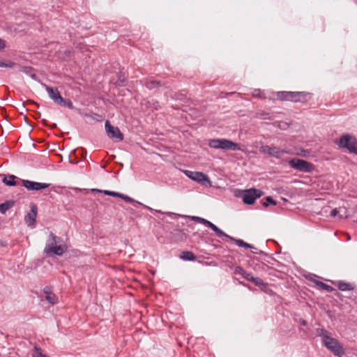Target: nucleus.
I'll use <instances>...</instances> for the list:
<instances>
[{
    "mask_svg": "<svg viewBox=\"0 0 357 357\" xmlns=\"http://www.w3.org/2000/svg\"><path fill=\"white\" fill-rule=\"evenodd\" d=\"M167 216L171 218V219L176 220L178 218H182L185 219H190L195 222L200 223L204 225L207 228L211 229L215 235L218 237L220 238H225L228 239L229 241L234 243L237 246L240 248H254V247L252 245V244H250L245 241H244L243 239L241 238H236L233 236H229V234H226L224 231H222L221 229H220L217 225L213 224L212 222L209 221L207 219H205L204 218L199 217V216H195V215H181L178 213H176L174 212H166L165 213Z\"/></svg>",
    "mask_w": 357,
    "mask_h": 357,
    "instance_id": "1",
    "label": "nucleus"
},
{
    "mask_svg": "<svg viewBox=\"0 0 357 357\" xmlns=\"http://www.w3.org/2000/svg\"><path fill=\"white\" fill-rule=\"evenodd\" d=\"M0 177H2V183L8 187H15L17 185V180H19L22 186L27 190L31 192L42 191L48 188L51 183H41L28 179L20 178L14 174H0Z\"/></svg>",
    "mask_w": 357,
    "mask_h": 357,
    "instance_id": "2",
    "label": "nucleus"
},
{
    "mask_svg": "<svg viewBox=\"0 0 357 357\" xmlns=\"http://www.w3.org/2000/svg\"><path fill=\"white\" fill-rule=\"evenodd\" d=\"M57 238L58 237L52 232L50 234L44 249V253L47 257H62L66 252V245L64 244L57 245Z\"/></svg>",
    "mask_w": 357,
    "mask_h": 357,
    "instance_id": "3",
    "label": "nucleus"
},
{
    "mask_svg": "<svg viewBox=\"0 0 357 357\" xmlns=\"http://www.w3.org/2000/svg\"><path fill=\"white\" fill-rule=\"evenodd\" d=\"M264 195V192L260 189L251 188L245 190L236 189L234 192L236 197L241 198L242 202L245 205H252L256 200Z\"/></svg>",
    "mask_w": 357,
    "mask_h": 357,
    "instance_id": "4",
    "label": "nucleus"
},
{
    "mask_svg": "<svg viewBox=\"0 0 357 357\" xmlns=\"http://www.w3.org/2000/svg\"><path fill=\"white\" fill-rule=\"evenodd\" d=\"M340 149H345L349 153L357 155V139L350 133H344L335 142Z\"/></svg>",
    "mask_w": 357,
    "mask_h": 357,
    "instance_id": "5",
    "label": "nucleus"
},
{
    "mask_svg": "<svg viewBox=\"0 0 357 357\" xmlns=\"http://www.w3.org/2000/svg\"><path fill=\"white\" fill-rule=\"evenodd\" d=\"M209 147L215 149L241 151V146L239 144L226 138H214L208 141Z\"/></svg>",
    "mask_w": 357,
    "mask_h": 357,
    "instance_id": "6",
    "label": "nucleus"
},
{
    "mask_svg": "<svg viewBox=\"0 0 357 357\" xmlns=\"http://www.w3.org/2000/svg\"><path fill=\"white\" fill-rule=\"evenodd\" d=\"M287 163L291 169L303 173H312L315 169L314 164L298 158H291Z\"/></svg>",
    "mask_w": 357,
    "mask_h": 357,
    "instance_id": "7",
    "label": "nucleus"
},
{
    "mask_svg": "<svg viewBox=\"0 0 357 357\" xmlns=\"http://www.w3.org/2000/svg\"><path fill=\"white\" fill-rule=\"evenodd\" d=\"M329 351H331L335 356L342 357L345 354L344 349L342 344L336 338L331 336L322 343Z\"/></svg>",
    "mask_w": 357,
    "mask_h": 357,
    "instance_id": "8",
    "label": "nucleus"
},
{
    "mask_svg": "<svg viewBox=\"0 0 357 357\" xmlns=\"http://www.w3.org/2000/svg\"><path fill=\"white\" fill-rule=\"evenodd\" d=\"M259 151L261 153L267 154L268 156L277 159L281 158L284 154H291L290 151L273 145H262L259 148Z\"/></svg>",
    "mask_w": 357,
    "mask_h": 357,
    "instance_id": "9",
    "label": "nucleus"
},
{
    "mask_svg": "<svg viewBox=\"0 0 357 357\" xmlns=\"http://www.w3.org/2000/svg\"><path fill=\"white\" fill-rule=\"evenodd\" d=\"M181 172L185 176L189 178L193 181L197 182L202 185L211 184L210 178L207 174L202 172H192L188 169H183Z\"/></svg>",
    "mask_w": 357,
    "mask_h": 357,
    "instance_id": "10",
    "label": "nucleus"
},
{
    "mask_svg": "<svg viewBox=\"0 0 357 357\" xmlns=\"http://www.w3.org/2000/svg\"><path fill=\"white\" fill-rule=\"evenodd\" d=\"M105 129L109 138L115 142H121L123 139V134L121 132L117 126L111 124L109 120H106L105 123Z\"/></svg>",
    "mask_w": 357,
    "mask_h": 357,
    "instance_id": "11",
    "label": "nucleus"
},
{
    "mask_svg": "<svg viewBox=\"0 0 357 357\" xmlns=\"http://www.w3.org/2000/svg\"><path fill=\"white\" fill-rule=\"evenodd\" d=\"M297 91H280L276 93L277 99L280 101H293L295 102H304L301 99H296L297 98Z\"/></svg>",
    "mask_w": 357,
    "mask_h": 357,
    "instance_id": "12",
    "label": "nucleus"
},
{
    "mask_svg": "<svg viewBox=\"0 0 357 357\" xmlns=\"http://www.w3.org/2000/svg\"><path fill=\"white\" fill-rule=\"evenodd\" d=\"M116 80L112 84L116 88L126 86L128 83V73L124 70V68H119L116 73Z\"/></svg>",
    "mask_w": 357,
    "mask_h": 357,
    "instance_id": "13",
    "label": "nucleus"
},
{
    "mask_svg": "<svg viewBox=\"0 0 357 357\" xmlns=\"http://www.w3.org/2000/svg\"><path fill=\"white\" fill-rule=\"evenodd\" d=\"M304 277L307 280H308L312 282L313 283H314L321 289L326 291L328 293H331V292H333L335 290V289L332 286H331V285H329V284H328L326 283H324L323 282H321V281L317 280L316 278L317 276L315 274H314V273H309L307 275H304Z\"/></svg>",
    "mask_w": 357,
    "mask_h": 357,
    "instance_id": "14",
    "label": "nucleus"
},
{
    "mask_svg": "<svg viewBox=\"0 0 357 357\" xmlns=\"http://www.w3.org/2000/svg\"><path fill=\"white\" fill-rule=\"evenodd\" d=\"M30 208V211L25 215L24 220L29 227H34L36 222L38 207L35 204H32Z\"/></svg>",
    "mask_w": 357,
    "mask_h": 357,
    "instance_id": "15",
    "label": "nucleus"
},
{
    "mask_svg": "<svg viewBox=\"0 0 357 357\" xmlns=\"http://www.w3.org/2000/svg\"><path fill=\"white\" fill-rule=\"evenodd\" d=\"M42 86L45 89L50 99L57 104L61 98V95L56 87H52L45 83H41Z\"/></svg>",
    "mask_w": 357,
    "mask_h": 357,
    "instance_id": "16",
    "label": "nucleus"
},
{
    "mask_svg": "<svg viewBox=\"0 0 357 357\" xmlns=\"http://www.w3.org/2000/svg\"><path fill=\"white\" fill-rule=\"evenodd\" d=\"M142 82L143 83V85L150 91L155 89H159L160 87L164 86L165 85L162 82L154 79L153 78H146L143 79Z\"/></svg>",
    "mask_w": 357,
    "mask_h": 357,
    "instance_id": "17",
    "label": "nucleus"
},
{
    "mask_svg": "<svg viewBox=\"0 0 357 357\" xmlns=\"http://www.w3.org/2000/svg\"><path fill=\"white\" fill-rule=\"evenodd\" d=\"M333 284L336 285L337 289L342 291H352L356 287L355 284L344 280H337L333 282Z\"/></svg>",
    "mask_w": 357,
    "mask_h": 357,
    "instance_id": "18",
    "label": "nucleus"
},
{
    "mask_svg": "<svg viewBox=\"0 0 357 357\" xmlns=\"http://www.w3.org/2000/svg\"><path fill=\"white\" fill-rule=\"evenodd\" d=\"M187 235L183 230L174 229L171 231V238L174 241L183 242L187 239Z\"/></svg>",
    "mask_w": 357,
    "mask_h": 357,
    "instance_id": "19",
    "label": "nucleus"
},
{
    "mask_svg": "<svg viewBox=\"0 0 357 357\" xmlns=\"http://www.w3.org/2000/svg\"><path fill=\"white\" fill-rule=\"evenodd\" d=\"M43 293L45 295V300L50 304H55L56 302V296L52 293L51 287L46 286L43 288Z\"/></svg>",
    "mask_w": 357,
    "mask_h": 357,
    "instance_id": "20",
    "label": "nucleus"
},
{
    "mask_svg": "<svg viewBox=\"0 0 357 357\" xmlns=\"http://www.w3.org/2000/svg\"><path fill=\"white\" fill-rule=\"evenodd\" d=\"M234 274L235 275H240L242 278L245 279L248 281L250 282L251 278L252 277V275L248 272H247L245 270H244L241 266H235Z\"/></svg>",
    "mask_w": 357,
    "mask_h": 357,
    "instance_id": "21",
    "label": "nucleus"
},
{
    "mask_svg": "<svg viewBox=\"0 0 357 357\" xmlns=\"http://www.w3.org/2000/svg\"><path fill=\"white\" fill-rule=\"evenodd\" d=\"M180 259L185 261H195L197 256L192 251L185 250L181 252Z\"/></svg>",
    "mask_w": 357,
    "mask_h": 357,
    "instance_id": "22",
    "label": "nucleus"
},
{
    "mask_svg": "<svg viewBox=\"0 0 357 357\" xmlns=\"http://www.w3.org/2000/svg\"><path fill=\"white\" fill-rule=\"evenodd\" d=\"M15 204V201L10 199L0 204V213L5 214Z\"/></svg>",
    "mask_w": 357,
    "mask_h": 357,
    "instance_id": "23",
    "label": "nucleus"
},
{
    "mask_svg": "<svg viewBox=\"0 0 357 357\" xmlns=\"http://www.w3.org/2000/svg\"><path fill=\"white\" fill-rule=\"evenodd\" d=\"M72 154L82 160L86 157L87 151L83 148H77L72 151Z\"/></svg>",
    "mask_w": 357,
    "mask_h": 357,
    "instance_id": "24",
    "label": "nucleus"
},
{
    "mask_svg": "<svg viewBox=\"0 0 357 357\" xmlns=\"http://www.w3.org/2000/svg\"><path fill=\"white\" fill-rule=\"evenodd\" d=\"M317 334L319 337H321V344L331 337L330 333L324 328H319L316 330Z\"/></svg>",
    "mask_w": 357,
    "mask_h": 357,
    "instance_id": "25",
    "label": "nucleus"
},
{
    "mask_svg": "<svg viewBox=\"0 0 357 357\" xmlns=\"http://www.w3.org/2000/svg\"><path fill=\"white\" fill-rule=\"evenodd\" d=\"M57 105L63 106V107H67L70 109H74L73 103L71 101V100L69 98H64L62 96H61V99L59 100V102L57 103Z\"/></svg>",
    "mask_w": 357,
    "mask_h": 357,
    "instance_id": "26",
    "label": "nucleus"
},
{
    "mask_svg": "<svg viewBox=\"0 0 357 357\" xmlns=\"http://www.w3.org/2000/svg\"><path fill=\"white\" fill-rule=\"evenodd\" d=\"M131 203L132 204V205L135 207L142 206L144 208L147 209V210H149L151 212H155V213H163L161 211H160V210H155V209L152 208L151 207H150L149 206H146V205L144 204L143 203H142V202H140L139 201H137L135 199H134V202H132Z\"/></svg>",
    "mask_w": 357,
    "mask_h": 357,
    "instance_id": "27",
    "label": "nucleus"
},
{
    "mask_svg": "<svg viewBox=\"0 0 357 357\" xmlns=\"http://www.w3.org/2000/svg\"><path fill=\"white\" fill-rule=\"evenodd\" d=\"M17 69L28 76H30L33 71H35V69L29 66L17 65Z\"/></svg>",
    "mask_w": 357,
    "mask_h": 357,
    "instance_id": "28",
    "label": "nucleus"
},
{
    "mask_svg": "<svg viewBox=\"0 0 357 357\" xmlns=\"http://www.w3.org/2000/svg\"><path fill=\"white\" fill-rule=\"evenodd\" d=\"M277 204V201L275 200L271 196H266L264 199L262 200V205L266 208L270 205L276 206Z\"/></svg>",
    "mask_w": 357,
    "mask_h": 357,
    "instance_id": "29",
    "label": "nucleus"
},
{
    "mask_svg": "<svg viewBox=\"0 0 357 357\" xmlns=\"http://www.w3.org/2000/svg\"><path fill=\"white\" fill-rule=\"evenodd\" d=\"M297 97H298V99L303 100L304 102H307L309 100L311 99L312 94L309 92L306 91H297Z\"/></svg>",
    "mask_w": 357,
    "mask_h": 357,
    "instance_id": "30",
    "label": "nucleus"
},
{
    "mask_svg": "<svg viewBox=\"0 0 357 357\" xmlns=\"http://www.w3.org/2000/svg\"><path fill=\"white\" fill-rule=\"evenodd\" d=\"M84 116L87 118H91L96 121H102L103 120V116L102 114H99L98 113L90 112L84 114Z\"/></svg>",
    "mask_w": 357,
    "mask_h": 357,
    "instance_id": "31",
    "label": "nucleus"
},
{
    "mask_svg": "<svg viewBox=\"0 0 357 357\" xmlns=\"http://www.w3.org/2000/svg\"><path fill=\"white\" fill-rule=\"evenodd\" d=\"M32 357H49L47 354H43L40 347L35 346L32 352Z\"/></svg>",
    "mask_w": 357,
    "mask_h": 357,
    "instance_id": "32",
    "label": "nucleus"
},
{
    "mask_svg": "<svg viewBox=\"0 0 357 357\" xmlns=\"http://www.w3.org/2000/svg\"><path fill=\"white\" fill-rule=\"evenodd\" d=\"M173 98L185 102H186L188 100L186 94L182 91L175 93Z\"/></svg>",
    "mask_w": 357,
    "mask_h": 357,
    "instance_id": "33",
    "label": "nucleus"
},
{
    "mask_svg": "<svg viewBox=\"0 0 357 357\" xmlns=\"http://www.w3.org/2000/svg\"><path fill=\"white\" fill-rule=\"evenodd\" d=\"M250 282H253L257 287H265V282L258 277H252L251 278Z\"/></svg>",
    "mask_w": 357,
    "mask_h": 357,
    "instance_id": "34",
    "label": "nucleus"
},
{
    "mask_svg": "<svg viewBox=\"0 0 357 357\" xmlns=\"http://www.w3.org/2000/svg\"><path fill=\"white\" fill-rule=\"evenodd\" d=\"M252 96H254L255 98H261V99H265L266 98L265 94L259 89H253V91L252 92Z\"/></svg>",
    "mask_w": 357,
    "mask_h": 357,
    "instance_id": "35",
    "label": "nucleus"
},
{
    "mask_svg": "<svg viewBox=\"0 0 357 357\" xmlns=\"http://www.w3.org/2000/svg\"><path fill=\"white\" fill-rule=\"evenodd\" d=\"M17 63H15L12 61H8L7 62H5L3 61H1L0 67L1 68H13V67H17Z\"/></svg>",
    "mask_w": 357,
    "mask_h": 357,
    "instance_id": "36",
    "label": "nucleus"
},
{
    "mask_svg": "<svg viewBox=\"0 0 357 357\" xmlns=\"http://www.w3.org/2000/svg\"><path fill=\"white\" fill-rule=\"evenodd\" d=\"M82 161L81 159L78 158L76 156H74V154H72V152L70 153L69 157H68V162L70 164L75 165Z\"/></svg>",
    "mask_w": 357,
    "mask_h": 357,
    "instance_id": "37",
    "label": "nucleus"
},
{
    "mask_svg": "<svg viewBox=\"0 0 357 357\" xmlns=\"http://www.w3.org/2000/svg\"><path fill=\"white\" fill-rule=\"evenodd\" d=\"M120 193L121 192L108 190H105L103 191V194L105 195H107V196H110V197H118V198L119 197Z\"/></svg>",
    "mask_w": 357,
    "mask_h": 357,
    "instance_id": "38",
    "label": "nucleus"
},
{
    "mask_svg": "<svg viewBox=\"0 0 357 357\" xmlns=\"http://www.w3.org/2000/svg\"><path fill=\"white\" fill-rule=\"evenodd\" d=\"M119 198H121V199H123L125 202H128V203H131L132 202H134V199L133 198L129 197L127 195L123 194V193H120V195H119Z\"/></svg>",
    "mask_w": 357,
    "mask_h": 357,
    "instance_id": "39",
    "label": "nucleus"
},
{
    "mask_svg": "<svg viewBox=\"0 0 357 357\" xmlns=\"http://www.w3.org/2000/svg\"><path fill=\"white\" fill-rule=\"evenodd\" d=\"M257 116L262 119H270L271 118V114L266 112H258Z\"/></svg>",
    "mask_w": 357,
    "mask_h": 357,
    "instance_id": "40",
    "label": "nucleus"
},
{
    "mask_svg": "<svg viewBox=\"0 0 357 357\" xmlns=\"http://www.w3.org/2000/svg\"><path fill=\"white\" fill-rule=\"evenodd\" d=\"M267 259H265V261L270 264H274V263L280 264V262L276 260L273 257H272L271 255H268V256L266 257Z\"/></svg>",
    "mask_w": 357,
    "mask_h": 357,
    "instance_id": "41",
    "label": "nucleus"
},
{
    "mask_svg": "<svg viewBox=\"0 0 357 357\" xmlns=\"http://www.w3.org/2000/svg\"><path fill=\"white\" fill-rule=\"evenodd\" d=\"M261 290L270 295L273 294V291L268 286L266 283H265V287H261Z\"/></svg>",
    "mask_w": 357,
    "mask_h": 357,
    "instance_id": "42",
    "label": "nucleus"
},
{
    "mask_svg": "<svg viewBox=\"0 0 357 357\" xmlns=\"http://www.w3.org/2000/svg\"><path fill=\"white\" fill-rule=\"evenodd\" d=\"M267 241H272L273 243H274L275 244H276L278 248H277V250L275 251V255H278L282 251V247L278 243V242L275 241V240H273V239H268L267 240Z\"/></svg>",
    "mask_w": 357,
    "mask_h": 357,
    "instance_id": "43",
    "label": "nucleus"
},
{
    "mask_svg": "<svg viewBox=\"0 0 357 357\" xmlns=\"http://www.w3.org/2000/svg\"><path fill=\"white\" fill-rule=\"evenodd\" d=\"M33 80L36 81L38 82L42 83L40 79L38 78V75L35 73V71H33V73L29 76Z\"/></svg>",
    "mask_w": 357,
    "mask_h": 357,
    "instance_id": "44",
    "label": "nucleus"
},
{
    "mask_svg": "<svg viewBox=\"0 0 357 357\" xmlns=\"http://www.w3.org/2000/svg\"><path fill=\"white\" fill-rule=\"evenodd\" d=\"M339 214V210L338 208H333L331 211V213H330V215L331 217H335L337 216V215Z\"/></svg>",
    "mask_w": 357,
    "mask_h": 357,
    "instance_id": "45",
    "label": "nucleus"
},
{
    "mask_svg": "<svg viewBox=\"0 0 357 357\" xmlns=\"http://www.w3.org/2000/svg\"><path fill=\"white\" fill-rule=\"evenodd\" d=\"M309 153L310 152L308 150L302 149L301 150V153H299V155L303 157H307Z\"/></svg>",
    "mask_w": 357,
    "mask_h": 357,
    "instance_id": "46",
    "label": "nucleus"
},
{
    "mask_svg": "<svg viewBox=\"0 0 357 357\" xmlns=\"http://www.w3.org/2000/svg\"><path fill=\"white\" fill-rule=\"evenodd\" d=\"M6 47V41L0 38V50H3Z\"/></svg>",
    "mask_w": 357,
    "mask_h": 357,
    "instance_id": "47",
    "label": "nucleus"
},
{
    "mask_svg": "<svg viewBox=\"0 0 357 357\" xmlns=\"http://www.w3.org/2000/svg\"><path fill=\"white\" fill-rule=\"evenodd\" d=\"M298 323L302 325L303 326H307V321L306 320H305L303 318H300L298 319Z\"/></svg>",
    "mask_w": 357,
    "mask_h": 357,
    "instance_id": "48",
    "label": "nucleus"
},
{
    "mask_svg": "<svg viewBox=\"0 0 357 357\" xmlns=\"http://www.w3.org/2000/svg\"><path fill=\"white\" fill-rule=\"evenodd\" d=\"M253 254H258L259 255H263V256H265V257H267L268 256L269 254L262 251V250H258L257 252H252Z\"/></svg>",
    "mask_w": 357,
    "mask_h": 357,
    "instance_id": "49",
    "label": "nucleus"
},
{
    "mask_svg": "<svg viewBox=\"0 0 357 357\" xmlns=\"http://www.w3.org/2000/svg\"><path fill=\"white\" fill-rule=\"evenodd\" d=\"M91 190L92 192H98V193H102L103 194V191L105 190H100V189H97V188H92Z\"/></svg>",
    "mask_w": 357,
    "mask_h": 357,
    "instance_id": "50",
    "label": "nucleus"
},
{
    "mask_svg": "<svg viewBox=\"0 0 357 357\" xmlns=\"http://www.w3.org/2000/svg\"><path fill=\"white\" fill-rule=\"evenodd\" d=\"M116 164L119 166L120 169L123 167V164L122 162H116Z\"/></svg>",
    "mask_w": 357,
    "mask_h": 357,
    "instance_id": "51",
    "label": "nucleus"
},
{
    "mask_svg": "<svg viewBox=\"0 0 357 357\" xmlns=\"http://www.w3.org/2000/svg\"><path fill=\"white\" fill-rule=\"evenodd\" d=\"M252 245L254 247V248H250L251 250H253L252 252H257V248H256L253 245Z\"/></svg>",
    "mask_w": 357,
    "mask_h": 357,
    "instance_id": "52",
    "label": "nucleus"
},
{
    "mask_svg": "<svg viewBox=\"0 0 357 357\" xmlns=\"http://www.w3.org/2000/svg\"><path fill=\"white\" fill-rule=\"evenodd\" d=\"M73 190H75V191H80L81 190V189L79 188H74Z\"/></svg>",
    "mask_w": 357,
    "mask_h": 357,
    "instance_id": "53",
    "label": "nucleus"
},
{
    "mask_svg": "<svg viewBox=\"0 0 357 357\" xmlns=\"http://www.w3.org/2000/svg\"><path fill=\"white\" fill-rule=\"evenodd\" d=\"M42 121H43V125L45 126L47 123V121L45 119H43Z\"/></svg>",
    "mask_w": 357,
    "mask_h": 357,
    "instance_id": "54",
    "label": "nucleus"
},
{
    "mask_svg": "<svg viewBox=\"0 0 357 357\" xmlns=\"http://www.w3.org/2000/svg\"><path fill=\"white\" fill-rule=\"evenodd\" d=\"M65 54L68 56L70 54V51H66Z\"/></svg>",
    "mask_w": 357,
    "mask_h": 357,
    "instance_id": "55",
    "label": "nucleus"
},
{
    "mask_svg": "<svg viewBox=\"0 0 357 357\" xmlns=\"http://www.w3.org/2000/svg\"><path fill=\"white\" fill-rule=\"evenodd\" d=\"M234 93H234V92H233V93H227L226 94H227V96H231V94H234Z\"/></svg>",
    "mask_w": 357,
    "mask_h": 357,
    "instance_id": "56",
    "label": "nucleus"
},
{
    "mask_svg": "<svg viewBox=\"0 0 357 357\" xmlns=\"http://www.w3.org/2000/svg\"><path fill=\"white\" fill-rule=\"evenodd\" d=\"M1 245L3 247H5L6 245V244L3 242H1Z\"/></svg>",
    "mask_w": 357,
    "mask_h": 357,
    "instance_id": "57",
    "label": "nucleus"
},
{
    "mask_svg": "<svg viewBox=\"0 0 357 357\" xmlns=\"http://www.w3.org/2000/svg\"><path fill=\"white\" fill-rule=\"evenodd\" d=\"M343 218V216L342 215H339V219L341 220Z\"/></svg>",
    "mask_w": 357,
    "mask_h": 357,
    "instance_id": "58",
    "label": "nucleus"
},
{
    "mask_svg": "<svg viewBox=\"0 0 357 357\" xmlns=\"http://www.w3.org/2000/svg\"><path fill=\"white\" fill-rule=\"evenodd\" d=\"M126 91H128V92H130V93L131 92V91H130V89H126Z\"/></svg>",
    "mask_w": 357,
    "mask_h": 357,
    "instance_id": "59",
    "label": "nucleus"
},
{
    "mask_svg": "<svg viewBox=\"0 0 357 357\" xmlns=\"http://www.w3.org/2000/svg\"><path fill=\"white\" fill-rule=\"evenodd\" d=\"M197 233H194L193 234V236H197Z\"/></svg>",
    "mask_w": 357,
    "mask_h": 357,
    "instance_id": "60",
    "label": "nucleus"
},
{
    "mask_svg": "<svg viewBox=\"0 0 357 357\" xmlns=\"http://www.w3.org/2000/svg\"><path fill=\"white\" fill-rule=\"evenodd\" d=\"M101 167H102V169H105V166H104V165H102V166H101Z\"/></svg>",
    "mask_w": 357,
    "mask_h": 357,
    "instance_id": "61",
    "label": "nucleus"
},
{
    "mask_svg": "<svg viewBox=\"0 0 357 357\" xmlns=\"http://www.w3.org/2000/svg\"><path fill=\"white\" fill-rule=\"evenodd\" d=\"M354 1H355V2L357 3V0H354Z\"/></svg>",
    "mask_w": 357,
    "mask_h": 357,
    "instance_id": "62",
    "label": "nucleus"
}]
</instances>
